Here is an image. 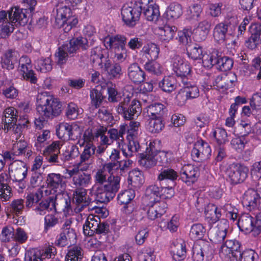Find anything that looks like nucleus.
<instances>
[{"label":"nucleus","mask_w":261,"mask_h":261,"mask_svg":"<svg viewBox=\"0 0 261 261\" xmlns=\"http://www.w3.org/2000/svg\"><path fill=\"white\" fill-rule=\"evenodd\" d=\"M120 177L110 175L104 185H94L90 194L95 196L97 201L106 203L112 200L120 188Z\"/></svg>","instance_id":"nucleus-1"},{"label":"nucleus","mask_w":261,"mask_h":261,"mask_svg":"<svg viewBox=\"0 0 261 261\" xmlns=\"http://www.w3.org/2000/svg\"><path fill=\"white\" fill-rule=\"evenodd\" d=\"M37 104V111L43 118L59 116L62 111L61 102L46 92L38 94Z\"/></svg>","instance_id":"nucleus-2"},{"label":"nucleus","mask_w":261,"mask_h":261,"mask_svg":"<svg viewBox=\"0 0 261 261\" xmlns=\"http://www.w3.org/2000/svg\"><path fill=\"white\" fill-rule=\"evenodd\" d=\"M155 145L154 142H150L145 153H139V164L145 168H150L157 163L160 166H167L170 162L168 157L170 154L164 151H159Z\"/></svg>","instance_id":"nucleus-3"},{"label":"nucleus","mask_w":261,"mask_h":261,"mask_svg":"<svg viewBox=\"0 0 261 261\" xmlns=\"http://www.w3.org/2000/svg\"><path fill=\"white\" fill-rule=\"evenodd\" d=\"M238 225L241 231L252 232L254 236L258 235L261 232V212L256 215L255 222L249 214H242L239 219Z\"/></svg>","instance_id":"nucleus-4"},{"label":"nucleus","mask_w":261,"mask_h":261,"mask_svg":"<svg viewBox=\"0 0 261 261\" xmlns=\"http://www.w3.org/2000/svg\"><path fill=\"white\" fill-rule=\"evenodd\" d=\"M83 232L88 236H92L94 233L106 234L110 232V225L107 223L101 222L98 216L90 215L83 225Z\"/></svg>","instance_id":"nucleus-5"},{"label":"nucleus","mask_w":261,"mask_h":261,"mask_svg":"<svg viewBox=\"0 0 261 261\" xmlns=\"http://www.w3.org/2000/svg\"><path fill=\"white\" fill-rule=\"evenodd\" d=\"M55 22L58 27L62 28L67 33L77 24L78 20L72 15L70 8L65 6L57 9Z\"/></svg>","instance_id":"nucleus-6"},{"label":"nucleus","mask_w":261,"mask_h":261,"mask_svg":"<svg viewBox=\"0 0 261 261\" xmlns=\"http://www.w3.org/2000/svg\"><path fill=\"white\" fill-rule=\"evenodd\" d=\"M130 98V97L127 95L116 108L117 113L122 115L125 119L129 120L138 116L141 112L140 102L134 99L129 103Z\"/></svg>","instance_id":"nucleus-7"},{"label":"nucleus","mask_w":261,"mask_h":261,"mask_svg":"<svg viewBox=\"0 0 261 261\" xmlns=\"http://www.w3.org/2000/svg\"><path fill=\"white\" fill-rule=\"evenodd\" d=\"M240 243L235 240H227L220 251V255L224 261H238L241 255Z\"/></svg>","instance_id":"nucleus-8"},{"label":"nucleus","mask_w":261,"mask_h":261,"mask_svg":"<svg viewBox=\"0 0 261 261\" xmlns=\"http://www.w3.org/2000/svg\"><path fill=\"white\" fill-rule=\"evenodd\" d=\"M248 171L246 166L237 163L229 165L225 170L227 176L233 184L243 182L247 177Z\"/></svg>","instance_id":"nucleus-9"},{"label":"nucleus","mask_w":261,"mask_h":261,"mask_svg":"<svg viewBox=\"0 0 261 261\" xmlns=\"http://www.w3.org/2000/svg\"><path fill=\"white\" fill-rule=\"evenodd\" d=\"M236 23V19L233 17L217 24L214 29V39L218 42H223L227 35L231 34Z\"/></svg>","instance_id":"nucleus-10"},{"label":"nucleus","mask_w":261,"mask_h":261,"mask_svg":"<svg viewBox=\"0 0 261 261\" xmlns=\"http://www.w3.org/2000/svg\"><path fill=\"white\" fill-rule=\"evenodd\" d=\"M139 4L140 11H143L147 20L154 22L158 20L160 12L154 0H140Z\"/></svg>","instance_id":"nucleus-11"},{"label":"nucleus","mask_w":261,"mask_h":261,"mask_svg":"<svg viewBox=\"0 0 261 261\" xmlns=\"http://www.w3.org/2000/svg\"><path fill=\"white\" fill-rule=\"evenodd\" d=\"M242 203L250 211L255 208L261 210V189L258 191L248 189L243 196Z\"/></svg>","instance_id":"nucleus-12"},{"label":"nucleus","mask_w":261,"mask_h":261,"mask_svg":"<svg viewBox=\"0 0 261 261\" xmlns=\"http://www.w3.org/2000/svg\"><path fill=\"white\" fill-rule=\"evenodd\" d=\"M18 70L24 80L33 84L37 83V79L32 69L31 60L27 56H22L19 59Z\"/></svg>","instance_id":"nucleus-13"},{"label":"nucleus","mask_w":261,"mask_h":261,"mask_svg":"<svg viewBox=\"0 0 261 261\" xmlns=\"http://www.w3.org/2000/svg\"><path fill=\"white\" fill-rule=\"evenodd\" d=\"M121 15L123 20L127 25L134 26L141 15L139 5L136 4L133 7L124 5L121 10Z\"/></svg>","instance_id":"nucleus-14"},{"label":"nucleus","mask_w":261,"mask_h":261,"mask_svg":"<svg viewBox=\"0 0 261 261\" xmlns=\"http://www.w3.org/2000/svg\"><path fill=\"white\" fill-rule=\"evenodd\" d=\"M9 171L10 176L14 180L21 181L27 176L28 167L24 162L16 160L10 165Z\"/></svg>","instance_id":"nucleus-15"},{"label":"nucleus","mask_w":261,"mask_h":261,"mask_svg":"<svg viewBox=\"0 0 261 261\" xmlns=\"http://www.w3.org/2000/svg\"><path fill=\"white\" fill-rule=\"evenodd\" d=\"M87 190L83 188H77L73 193V203L75 204L74 208L75 213L81 212L84 207L88 206L90 199L87 196Z\"/></svg>","instance_id":"nucleus-16"},{"label":"nucleus","mask_w":261,"mask_h":261,"mask_svg":"<svg viewBox=\"0 0 261 261\" xmlns=\"http://www.w3.org/2000/svg\"><path fill=\"white\" fill-rule=\"evenodd\" d=\"M180 178L188 186L194 183L199 176L197 167L190 164L183 165L180 170Z\"/></svg>","instance_id":"nucleus-17"},{"label":"nucleus","mask_w":261,"mask_h":261,"mask_svg":"<svg viewBox=\"0 0 261 261\" xmlns=\"http://www.w3.org/2000/svg\"><path fill=\"white\" fill-rule=\"evenodd\" d=\"M80 147H84L83 151L80 154V161L79 166H81L84 164L86 165V168L84 167L82 170H86L90 165L93 163V159L95 154L96 146L93 144H88L85 145L83 144L79 145Z\"/></svg>","instance_id":"nucleus-18"},{"label":"nucleus","mask_w":261,"mask_h":261,"mask_svg":"<svg viewBox=\"0 0 261 261\" xmlns=\"http://www.w3.org/2000/svg\"><path fill=\"white\" fill-rule=\"evenodd\" d=\"M211 153V149L206 142L197 141L192 150L191 155L195 161H204L208 159Z\"/></svg>","instance_id":"nucleus-19"},{"label":"nucleus","mask_w":261,"mask_h":261,"mask_svg":"<svg viewBox=\"0 0 261 261\" xmlns=\"http://www.w3.org/2000/svg\"><path fill=\"white\" fill-rule=\"evenodd\" d=\"M9 19L16 24L18 23L21 25H25L29 20V16L27 9L20 8L18 7H13L10 11L6 12Z\"/></svg>","instance_id":"nucleus-20"},{"label":"nucleus","mask_w":261,"mask_h":261,"mask_svg":"<svg viewBox=\"0 0 261 261\" xmlns=\"http://www.w3.org/2000/svg\"><path fill=\"white\" fill-rule=\"evenodd\" d=\"M46 182L48 187L58 194L62 193L65 189L66 182L64 180V177L60 174H48L46 178Z\"/></svg>","instance_id":"nucleus-21"},{"label":"nucleus","mask_w":261,"mask_h":261,"mask_svg":"<svg viewBox=\"0 0 261 261\" xmlns=\"http://www.w3.org/2000/svg\"><path fill=\"white\" fill-rule=\"evenodd\" d=\"M173 69L180 77L189 76L191 71L189 63L179 56H176L173 59Z\"/></svg>","instance_id":"nucleus-22"},{"label":"nucleus","mask_w":261,"mask_h":261,"mask_svg":"<svg viewBox=\"0 0 261 261\" xmlns=\"http://www.w3.org/2000/svg\"><path fill=\"white\" fill-rule=\"evenodd\" d=\"M147 217L151 220H154L160 218L166 213L167 204L165 201H161L147 204Z\"/></svg>","instance_id":"nucleus-23"},{"label":"nucleus","mask_w":261,"mask_h":261,"mask_svg":"<svg viewBox=\"0 0 261 261\" xmlns=\"http://www.w3.org/2000/svg\"><path fill=\"white\" fill-rule=\"evenodd\" d=\"M15 24L9 19L6 11H0V36L2 38L8 37L13 32Z\"/></svg>","instance_id":"nucleus-24"},{"label":"nucleus","mask_w":261,"mask_h":261,"mask_svg":"<svg viewBox=\"0 0 261 261\" xmlns=\"http://www.w3.org/2000/svg\"><path fill=\"white\" fill-rule=\"evenodd\" d=\"M106 47L111 48L114 51H120L121 49L126 48V38L125 36L117 34L106 38Z\"/></svg>","instance_id":"nucleus-25"},{"label":"nucleus","mask_w":261,"mask_h":261,"mask_svg":"<svg viewBox=\"0 0 261 261\" xmlns=\"http://www.w3.org/2000/svg\"><path fill=\"white\" fill-rule=\"evenodd\" d=\"M227 228V223H220L211 229L208 233L211 241L216 243L223 242L226 237Z\"/></svg>","instance_id":"nucleus-26"},{"label":"nucleus","mask_w":261,"mask_h":261,"mask_svg":"<svg viewBox=\"0 0 261 261\" xmlns=\"http://www.w3.org/2000/svg\"><path fill=\"white\" fill-rule=\"evenodd\" d=\"M211 23L204 20L198 23L196 28L193 30L194 38L197 42L205 40L211 29Z\"/></svg>","instance_id":"nucleus-27"},{"label":"nucleus","mask_w":261,"mask_h":261,"mask_svg":"<svg viewBox=\"0 0 261 261\" xmlns=\"http://www.w3.org/2000/svg\"><path fill=\"white\" fill-rule=\"evenodd\" d=\"M19 57L18 53L13 49H9L4 54L2 59V66L8 70L13 69L14 64Z\"/></svg>","instance_id":"nucleus-28"},{"label":"nucleus","mask_w":261,"mask_h":261,"mask_svg":"<svg viewBox=\"0 0 261 261\" xmlns=\"http://www.w3.org/2000/svg\"><path fill=\"white\" fill-rule=\"evenodd\" d=\"M87 42L86 38L78 37L71 39L68 44L62 46L64 47V48L68 54H72L75 53L80 47H82L84 49H86L88 47Z\"/></svg>","instance_id":"nucleus-29"},{"label":"nucleus","mask_w":261,"mask_h":261,"mask_svg":"<svg viewBox=\"0 0 261 261\" xmlns=\"http://www.w3.org/2000/svg\"><path fill=\"white\" fill-rule=\"evenodd\" d=\"M106 50H103L99 47L93 48L91 52L90 60L95 66L102 68L104 66V62L109 60L108 57L105 56Z\"/></svg>","instance_id":"nucleus-30"},{"label":"nucleus","mask_w":261,"mask_h":261,"mask_svg":"<svg viewBox=\"0 0 261 261\" xmlns=\"http://www.w3.org/2000/svg\"><path fill=\"white\" fill-rule=\"evenodd\" d=\"M160 192V187L156 185L149 186L146 190L145 196L143 199L144 201L146 203L147 205L161 202Z\"/></svg>","instance_id":"nucleus-31"},{"label":"nucleus","mask_w":261,"mask_h":261,"mask_svg":"<svg viewBox=\"0 0 261 261\" xmlns=\"http://www.w3.org/2000/svg\"><path fill=\"white\" fill-rule=\"evenodd\" d=\"M128 75L129 79L136 84L143 82L145 79L144 72L137 63L130 65L128 68Z\"/></svg>","instance_id":"nucleus-32"},{"label":"nucleus","mask_w":261,"mask_h":261,"mask_svg":"<svg viewBox=\"0 0 261 261\" xmlns=\"http://www.w3.org/2000/svg\"><path fill=\"white\" fill-rule=\"evenodd\" d=\"M159 53V46L153 43L145 44L141 50V54L148 61L156 60L158 58Z\"/></svg>","instance_id":"nucleus-33"},{"label":"nucleus","mask_w":261,"mask_h":261,"mask_svg":"<svg viewBox=\"0 0 261 261\" xmlns=\"http://www.w3.org/2000/svg\"><path fill=\"white\" fill-rule=\"evenodd\" d=\"M4 116L5 118L3 120L4 121V129L8 132L12 124L17 123L18 112L14 108L9 107L4 111Z\"/></svg>","instance_id":"nucleus-34"},{"label":"nucleus","mask_w":261,"mask_h":261,"mask_svg":"<svg viewBox=\"0 0 261 261\" xmlns=\"http://www.w3.org/2000/svg\"><path fill=\"white\" fill-rule=\"evenodd\" d=\"M9 181V177L7 173L0 174V197L5 201L11 196V188L8 186Z\"/></svg>","instance_id":"nucleus-35"},{"label":"nucleus","mask_w":261,"mask_h":261,"mask_svg":"<svg viewBox=\"0 0 261 261\" xmlns=\"http://www.w3.org/2000/svg\"><path fill=\"white\" fill-rule=\"evenodd\" d=\"M103 67L111 79H119L122 74L121 66L118 63L112 64L109 59L104 62Z\"/></svg>","instance_id":"nucleus-36"},{"label":"nucleus","mask_w":261,"mask_h":261,"mask_svg":"<svg viewBox=\"0 0 261 261\" xmlns=\"http://www.w3.org/2000/svg\"><path fill=\"white\" fill-rule=\"evenodd\" d=\"M177 30L175 26L165 25L158 28V33L161 40L168 42L173 38Z\"/></svg>","instance_id":"nucleus-37"},{"label":"nucleus","mask_w":261,"mask_h":261,"mask_svg":"<svg viewBox=\"0 0 261 261\" xmlns=\"http://www.w3.org/2000/svg\"><path fill=\"white\" fill-rule=\"evenodd\" d=\"M91 175L83 172H81L75 179H72V184L77 188L85 189L91 185Z\"/></svg>","instance_id":"nucleus-38"},{"label":"nucleus","mask_w":261,"mask_h":261,"mask_svg":"<svg viewBox=\"0 0 261 261\" xmlns=\"http://www.w3.org/2000/svg\"><path fill=\"white\" fill-rule=\"evenodd\" d=\"M205 216L210 223H214L219 220L221 216V213L215 205L210 204L205 208Z\"/></svg>","instance_id":"nucleus-39"},{"label":"nucleus","mask_w":261,"mask_h":261,"mask_svg":"<svg viewBox=\"0 0 261 261\" xmlns=\"http://www.w3.org/2000/svg\"><path fill=\"white\" fill-rule=\"evenodd\" d=\"M54 209H56L55 200L49 197L42 201L36 207L35 211L37 214L44 215Z\"/></svg>","instance_id":"nucleus-40"},{"label":"nucleus","mask_w":261,"mask_h":261,"mask_svg":"<svg viewBox=\"0 0 261 261\" xmlns=\"http://www.w3.org/2000/svg\"><path fill=\"white\" fill-rule=\"evenodd\" d=\"M161 89L167 93H170L177 88L176 79L172 76H165L159 84Z\"/></svg>","instance_id":"nucleus-41"},{"label":"nucleus","mask_w":261,"mask_h":261,"mask_svg":"<svg viewBox=\"0 0 261 261\" xmlns=\"http://www.w3.org/2000/svg\"><path fill=\"white\" fill-rule=\"evenodd\" d=\"M123 154L127 158L137 155L141 150V146L138 141H128V144L122 147Z\"/></svg>","instance_id":"nucleus-42"},{"label":"nucleus","mask_w":261,"mask_h":261,"mask_svg":"<svg viewBox=\"0 0 261 261\" xmlns=\"http://www.w3.org/2000/svg\"><path fill=\"white\" fill-rule=\"evenodd\" d=\"M164 106L160 103H155L146 108V113L149 118H163Z\"/></svg>","instance_id":"nucleus-43"},{"label":"nucleus","mask_w":261,"mask_h":261,"mask_svg":"<svg viewBox=\"0 0 261 261\" xmlns=\"http://www.w3.org/2000/svg\"><path fill=\"white\" fill-rule=\"evenodd\" d=\"M148 130L151 133H159L164 127L163 118H149L146 124Z\"/></svg>","instance_id":"nucleus-44"},{"label":"nucleus","mask_w":261,"mask_h":261,"mask_svg":"<svg viewBox=\"0 0 261 261\" xmlns=\"http://www.w3.org/2000/svg\"><path fill=\"white\" fill-rule=\"evenodd\" d=\"M182 13V7L177 3L171 4L166 11V14L168 19L178 18Z\"/></svg>","instance_id":"nucleus-45"},{"label":"nucleus","mask_w":261,"mask_h":261,"mask_svg":"<svg viewBox=\"0 0 261 261\" xmlns=\"http://www.w3.org/2000/svg\"><path fill=\"white\" fill-rule=\"evenodd\" d=\"M128 180L135 187H139L144 182L143 174L140 170L137 169L133 170L129 172Z\"/></svg>","instance_id":"nucleus-46"},{"label":"nucleus","mask_w":261,"mask_h":261,"mask_svg":"<svg viewBox=\"0 0 261 261\" xmlns=\"http://www.w3.org/2000/svg\"><path fill=\"white\" fill-rule=\"evenodd\" d=\"M126 129V125H121L119 129L115 128L110 129L108 132V134L111 140L122 142L124 140L123 135L125 134Z\"/></svg>","instance_id":"nucleus-47"},{"label":"nucleus","mask_w":261,"mask_h":261,"mask_svg":"<svg viewBox=\"0 0 261 261\" xmlns=\"http://www.w3.org/2000/svg\"><path fill=\"white\" fill-rule=\"evenodd\" d=\"M83 253L81 247L74 246L70 248L67 253L65 261H81Z\"/></svg>","instance_id":"nucleus-48"},{"label":"nucleus","mask_w":261,"mask_h":261,"mask_svg":"<svg viewBox=\"0 0 261 261\" xmlns=\"http://www.w3.org/2000/svg\"><path fill=\"white\" fill-rule=\"evenodd\" d=\"M99 131L98 130L96 132H93L92 129H87L84 132L83 138L79 140L78 144L79 145L83 144L85 145L88 144H93V141L95 138L99 137Z\"/></svg>","instance_id":"nucleus-49"},{"label":"nucleus","mask_w":261,"mask_h":261,"mask_svg":"<svg viewBox=\"0 0 261 261\" xmlns=\"http://www.w3.org/2000/svg\"><path fill=\"white\" fill-rule=\"evenodd\" d=\"M178 176V173L171 168L162 169L158 176V180L160 181L166 179L174 181Z\"/></svg>","instance_id":"nucleus-50"},{"label":"nucleus","mask_w":261,"mask_h":261,"mask_svg":"<svg viewBox=\"0 0 261 261\" xmlns=\"http://www.w3.org/2000/svg\"><path fill=\"white\" fill-rule=\"evenodd\" d=\"M12 150L13 153L16 155H20L27 152V155L30 156V151L27 146V143L24 140L20 139L19 141H17L13 145Z\"/></svg>","instance_id":"nucleus-51"},{"label":"nucleus","mask_w":261,"mask_h":261,"mask_svg":"<svg viewBox=\"0 0 261 261\" xmlns=\"http://www.w3.org/2000/svg\"><path fill=\"white\" fill-rule=\"evenodd\" d=\"M155 258L154 249L149 247L144 248L138 254L139 261H154Z\"/></svg>","instance_id":"nucleus-52"},{"label":"nucleus","mask_w":261,"mask_h":261,"mask_svg":"<svg viewBox=\"0 0 261 261\" xmlns=\"http://www.w3.org/2000/svg\"><path fill=\"white\" fill-rule=\"evenodd\" d=\"M135 197V192L128 189L121 192L118 195V202L121 204H128Z\"/></svg>","instance_id":"nucleus-53"},{"label":"nucleus","mask_w":261,"mask_h":261,"mask_svg":"<svg viewBox=\"0 0 261 261\" xmlns=\"http://www.w3.org/2000/svg\"><path fill=\"white\" fill-rule=\"evenodd\" d=\"M173 258L176 261H180L185 258L186 254V245L184 243H177L173 250Z\"/></svg>","instance_id":"nucleus-54"},{"label":"nucleus","mask_w":261,"mask_h":261,"mask_svg":"<svg viewBox=\"0 0 261 261\" xmlns=\"http://www.w3.org/2000/svg\"><path fill=\"white\" fill-rule=\"evenodd\" d=\"M187 51L189 57L194 60L200 59L202 56V48L197 44L188 45Z\"/></svg>","instance_id":"nucleus-55"},{"label":"nucleus","mask_w":261,"mask_h":261,"mask_svg":"<svg viewBox=\"0 0 261 261\" xmlns=\"http://www.w3.org/2000/svg\"><path fill=\"white\" fill-rule=\"evenodd\" d=\"M216 65L221 71H226L233 66L232 60L227 57H217Z\"/></svg>","instance_id":"nucleus-56"},{"label":"nucleus","mask_w":261,"mask_h":261,"mask_svg":"<svg viewBox=\"0 0 261 261\" xmlns=\"http://www.w3.org/2000/svg\"><path fill=\"white\" fill-rule=\"evenodd\" d=\"M80 151L79 148L74 145L71 146L70 149L65 151L62 154V162L68 161L75 159L80 155Z\"/></svg>","instance_id":"nucleus-57"},{"label":"nucleus","mask_w":261,"mask_h":261,"mask_svg":"<svg viewBox=\"0 0 261 261\" xmlns=\"http://www.w3.org/2000/svg\"><path fill=\"white\" fill-rule=\"evenodd\" d=\"M205 232V229L201 224H195L191 227L190 232V237L194 239H201Z\"/></svg>","instance_id":"nucleus-58"},{"label":"nucleus","mask_w":261,"mask_h":261,"mask_svg":"<svg viewBox=\"0 0 261 261\" xmlns=\"http://www.w3.org/2000/svg\"><path fill=\"white\" fill-rule=\"evenodd\" d=\"M36 69L42 72L49 71L52 69L51 61L49 58L40 59L36 62Z\"/></svg>","instance_id":"nucleus-59"},{"label":"nucleus","mask_w":261,"mask_h":261,"mask_svg":"<svg viewBox=\"0 0 261 261\" xmlns=\"http://www.w3.org/2000/svg\"><path fill=\"white\" fill-rule=\"evenodd\" d=\"M90 97L91 99L92 104L94 106L95 108L99 107L104 98L101 92L96 88L91 89Z\"/></svg>","instance_id":"nucleus-60"},{"label":"nucleus","mask_w":261,"mask_h":261,"mask_svg":"<svg viewBox=\"0 0 261 261\" xmlns=\"http://www.w3.org/2000/svg\"><path fill=\"white\" fill-rule=\"evenodd\" d=\"M14 229L11 226H6L3 228L1 234V240L3 242H9L11 239L13 240Z\"/></svg>","instance_id":"nucleus-61"},{"label":"nucleus","mask_w":261,"mask_h":261,"mask_svg":"<svg viewBox=\"0 0 261 261\" xmlns=\"http://www.w3.org/2000/svg\"><path fill=\"white\" fill-rule=\"evenodd\" d=\"M62 46L59 47L55 54V58L57 64L61 66L65 64L68 59V53Z\"/></svg>","instance_id":"nucleus-62"},{"label":"nucleus","mask_w":261,"mask_h":261,"mask_svg":"<svg viewBox=\"0 0 261 261\" xmlns=\"http://www.w3.org/2000/svg\"><path fill=\"white\" fill-rule=\"evenodd\" d=\"M28 239V235L26 231L20 227H18L14 231L13 240L19 243L23 244Z\"/></svg>","instance_id":"nucleus-63"},{"label":"nucleus","mask_w":261,"mask_h":261,"mask_svg":"<svg viewBox=\"0 0 261 261\" xmlns=\"http://www.w3.org/2000/svg\"><path fill=\"white\" fill-rule=\"evenodd\" d=\"M213 136L219 144L225 143L227 141V134L223 128H216L213 133Z\"/></svg>","instance_id":"nucleus-64"}]
</instances>
